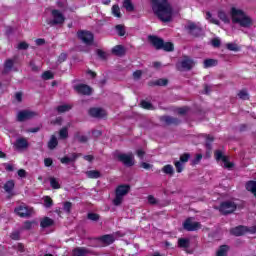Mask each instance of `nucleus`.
<instances>
[{
	"label": "nucleus",
	"mask_w": 256,
	"mask_h": 256,
	"mask_svg": "<svg viewBox=\"0 0 256 256\" xmlns=\"http://www.w3.org/2000/svg\"><path fill=\"white\" fill-rule=\"evenodd\" d=\"M231 19L232 23L240 25V27H244V29H249V27L253 25V19H251L245 11L235 7L231 8Z\"/></svg>",
	"instance_id": "nucleus-1"
},
{
	"label": "nucleus",
	"mask_w": 256,
	"mask_h": 256,
	"mask_svg": "<svg viewBox=\"0 0 256 256\" xmlns=\"http://www.w3.org/2000/svg\"><path fill=\"white\" fill-rule=\"evenodd\" d=\"M173 21V6L169 0H161V22L171 23Z\"/></svg>",
	"instance_id": "nucleus-2"
},
{
	"label": "nucleus",
	"mask_w": 256,
	"mask_h": 256,
	"mask_svg": "<svg viewBox=\"0 0 256 256\" xmlns=\"http://www.w3.org/2000/svg\"><path fill=\"white\" fill-rule=\"evenodd\" d=\"M129 191H131V186L129 184L119 185L115 191L116 196L113 200V204L116 206L121 205L125 196L129 194Z\"/></svg>",
	"instance_id": "nucleus-3"
},
{
	"label": "nucleus",
	"mask_w": 256,
	"mask_h": 256,
	"mask_svg": "<svg viewBox=\"0 0 256 256\" xmlns=\"http://www.w3.org/2000/svg\"><path fill=\"white\" fill-rule=\"evenodd\" d=\"M215 209L219 211L220 215H231L237 211V204L231 200L223 201Z\"/></svg>",
	"instance_id": "nucleus-4"
},
{
	"label": "nucleus",
	"mask_w": 256,
	"mask_h": 256,
	"mask_svg": "<svg viewBox=\"0 0 256 256\" xmlns=\"http://www.w3.org/2000/svg\"><path fill=\"white\" fill-rule=\"evenodd\" d=\"M193 65H195L193 59L189 56H183L182 61L177 64V69L179 71H191V69H193Z\"/></svg>",
	"instance_id": "nucleus-5"
},
{
	"label": "nucleus",
	"mask_w": 256,
	"mask_h": 256,
	"mask_svg": "<svg viewBox=\"0 0 256 256\" xmlns=\"http://www.w3.org/2000/svg\"><path fill=\"white\" fill-rule=\"evenodd\" d=\"M214 157L216 161H221L222 163H224L225 169H233V167H235V164L233 162H230L229 158L223 155V152L221 150H216L214 152Z\"/></svg>",
	"instance_id": "nucleus-6"
},
{
	"label": "nucleus",
	"mask_w": 256,
	"mask_h": 256,
	"mask_svg": "<svg viewBox=\"0 0 256 256\" xmlns=\"http://www.w3.org/2000/svg\"><path fill=\"white\" fill-rule=\"evenodd\" d=\"M14 212L18 217H22V218L31 217L33 215V208L28 207L25 204H22L20 206H17L14 209Z\"/></svg>",
	"instance_id": "nucleus-7"
},
{
	"label": "nucleus",
	"mask_w": 256,
	"mask_h": 256,
	"mask_svg": "<svg viewBox=\"0 0 256 256\" xmlns=\"http://www.w3.org/2000/svg\"><path fill=\"white\" fill-rule=\"evenodd\" d=\"M189 159H191V154L189 153H183L180 155L179 161L174 162V167L176 168V171L178 173H183V169H185V163L189 162Z\"/></svg>",
	"instance_id": "nucleus-8"
},
{
	"label": "nucleus",
	"mask_w": 256,
	"mask_h": 256,
	"mask_svg": "<svg viewBox=\"0 0 256 256\" xmlns=\"http://www.w3.org/2000/svg\"><path fill=\"white\" fill-rule=\"evenodd\" d=\"M78 38L81 42L85 43V45H93V33L89 31H79Z\"/></svg>",
	"instance_id": "nucleus-9"
},
{
	"label": "nucleus",
	"mask_w": 256,
	"mask_h": 256,
	"mask_svg": "<svg viewBox=\"0 0 256 256\" xmlns=\"http://www.w3.org/2000/svg\"><path fill=\"white\" fill-rule=\"evenodd\" d=\"M117 158L121 163L126 165V167H132V165H135V158L133 157V154H118Z\"/></svg>",
	"instance_id": "nucleus-10"
},
{
	"label": "nucleus",
	"mask_w": 256,
	"mask_h": 256,
	"mask_svg": "<svg viewBox=\"0 0 256 256\" xmlns=\"http://www.w3.org/2000/svg\"><path fill=\"white\" fill-rule=\"evenodd\" d=\"M201 227V223L199 222H193L191 218H187L183 222V229L185 231H198V229Z\"/></svg>",
	"instance_id": "nucleus-11"
},
{
	"label": "nucleus",
	"mask_w": 256,
	"mask_h": 256,
	"mask_svg": "<svg viewBox=\"0 0 256 256\" xmlns=\"http://www.w3.org/2000/svg\"><path fill=\"white\" fill-rule=\"evenodd\" d=\"M186 29L192 37H201V33H203V29L201 27L197 26V24L190 22L187 26Z\"/></svg>",
	"instance_id": "nucleus-12"
},
{
	"label": "nucleus",
	"mask_w": 256,
	"mask_h": 256,
	"mask_svg": "<svg viewBox=\"0 0 256 256\" xmlns=\"http://www.w3.org/2000/svg\"><path fill=\"white\" fill-rule=\"evenodd\" d=\"M33 117H37V112H33L30 110H23L18 112L17 119L18 121H27L29 119H33Z\"/></svg>",
	"instance_id": "nucleus-13"
},
{
	"label": "nucleus",
	"mask_w": 256,
	"mask_h": 256,
	"mask_svg": "<svg viewBox=\"0 0 256 256\" xmlns=\"http://www.w3.org/2000/svg\"><path fill=\"white\" fill-rule=\"evenodd\" d=\"M52 17V25H62V23H65V16L59 10H53Z\"/></svg>",
	"instance_id": "nucleus-14"
},
{
	"label": "nucleus",
	"mask_w": 256,
	"mask_h": 256,
	"mask_svg": "<svg viewBox=\"0 0 256 256\" xmlns=\"http://www.w3.org/2000/svg\"><path fill=\"white\" fill-rule=\"evenodd\" d=\"M247 232H249V228L243 225H239L230 229V235H234V237H242V235H245Z\"/></svg>",
	"instance_id": "nucleus-15"
},
{
	"label": "nucleus",
	"mask_w": 256,
	"mask_h": 256,
	"mask_svg": "<svg viewBox=\"0 0 256 256\" xmlns=\"http://www.w3.org/2000/svg\"><path fill=\"white\" fill-rule=\"evenodd\" d=\"M91 117H96L98 119H103L107 116V112L102 108H91L89 110Z\"/></svg>",
	"instance_id": "nucleus-16"
},
{
	"label": "nucleus",
	"mask_w": 256,
	"mask_h": 256,
	"mask_svg": "<svg viewBox=\"0 0 256 256\" xmlns=\"http://www.w3.org/2000/svg\"><path fill=\"white\" fill-rule=\"evenodd\" d=\"M74 89L76 92H78L80 95H89L91 93V87L85 84H78L74 86Z\"/></svg>",
	"instance_id": "nucleus-17"
},
{
	"label": "nucleus",
	"mask_w": 256,
	"mask_h": 256,
	"mask_svg": "<svg viewBox=\"0 0 256 256\" xmlns=\"http://www.w3.org/2000/svg\"><path fill=\"white\" fill-rule=\"evenodd\" d=\"M150 3L155 15H157L158 19H161V0H150Z\"/></svg>",
	"instance_id": "nucleus-18"
},
{
	"label": "nucleus",
	"mask_w": 256,
	"mask_h": 256,
	"mask_svg": "<svg viewBox=\"0 0 256 256\" xmlns=\"http://www.w3.org/2000/svg\"><path fill=\"white\" fill-rule=\"evenodd\" d=\"M148 41L152 47H155L156 49H161V39L154 35L148 36Z\"/></svg>",
	"instance_id": "nucleus-19"
},
{
	"label": "nucleus",
	"mask_w": 256,
	"mask_h": 256,
	"mask_svg": "<svg viewBox=\"0 0 256 256\" xmlns=\"http://www.w3.org/2000/svg\"><path fill=\"white\" fill-rule=\"evenodd\" d=\"M161 49L167 53H171L175 51V45L172 42H165V40L161 39Z\"/></svg>",
	"instance_id": "nucleus-20"
},
{
	"label": "nucleus",
	"mask_w": 256,
	"mask_h": 256,
	"mask_svg": "<svg viewBox=\"0 0 256 256\" xmlns=\"http://www.w3.org/2000/svg\"><path fill=\"white\" fill-rule=\"evenodd\" d=\"M162 120L165 121L166 125H181V120L179 118L165 116Z\"/></svg>",
	"instance_id": "nucleus-21"
},
{
	"label": "nucleus",
	"mask_w": 256,
	"mask_h": 256,
	"mask_svg": "<svg viewBox=\"0 0 256 256\" xmlns=\"http://www.w3.org/2000/svg\"><path fill=\"white\" fill-rule=\"evenodd\" d=\"M16 149H27L29 147V142L25 138H18L15 143Z\"/></svg>",
	"instance_id": "nucleus-22"
},
{
	"label": "nucleus",
	"mask_w": 256,
	"mask_h": 256,
	"mask_svg": "<svg viewBox=\"0 0 256 256\" xmlns=\"http://www.w3.org/2000/svg\"><path fill=\"white\" fill-rule=\"evenodd\" d=\"M178 247L180 249H189V247H191V240H189V238H179Z\"/></svg>",
	"instance_id": "nucleus-23"
},
{
	"label": "nucleus",
	"mask_w": 256,
	"mask_h": 256,
	"mask_svg": "<svg viewBox=\"0 0 256 256\" xmlns=\"http://www.w3.org/2000/svg\"><path fill=\"white\" fill-rule=\"evenodd\" d=\"M89 253H90L89 250L87 248H83V247L75 248L72 251L73 256H87V255H89Z\"/></svg>",
	"instance_id": "nucleus-24"
},
{
	"label": "nucleus",
	"mask_w": 256,
	"mask_h": 256,
	"mask_svg": "<svg viewBox=\"0 0 256 256\" xmlns=\"http://www.w3.org/2000/svg\"><path fill=\"white\" fill-rule=\"evenodd\" d=\"M13 189H15V181L9 180L4 184V190L8 195L13 194Z\"/></svg>",
	"instance_id": "nucleus-25"
},
{
	"label": "nucleus",
	"mask_w": 256,
	"mask_h": 256,
	"mask_svg": "<svg viewBox=\"0 0 256 256\" xmlns=\"http://www.w3.org/2000/svg\"><path fill=\"white\" fill-rule=\"evenodd\" d=\"M229 253V245L224 244L219 246L218 250L216 251V256H227Z\"/></svg>",
	"instance_id": "nucleus-26"
},
{
	"label": "nucleus",
	"mask_w": 256,
	"mask_h": 256,
	"mask_svg": "<svg viewBox=\"0 0 256 256\" xmlns=\"http://www.w3.org/2000/svg\"><path fill=\"white\" fill-rule=\"evenodd\" d=\"M122 7L126 9L128 13L135 11V5H133V2L131 0H124L122 3Z\"/></svg>",
	"instance_id": "nucleus-27"
},
{
	"label": "nucleus",
	"mask_w": 256,
	"mask_h": 256,
	"mask_svg": "<svg viewBox=\"0 0 256 256\" xmlns=\"http://www.w3.org/2000/svg\"><path fill=\"white\" fill-rule=\"evenodd\" d=\"M112 53L114 55H117L118 57H123V55L125 54V47L117 45L112 49Z\"/></svg>",
	"instance_id": "nucleus-28"
},
{
	"label": "nucleus",
	"mask_w": 256,
	"mask_h": 256,
	"mask_svg": "<svg viewBox=\"0 0 256 256\" xmlns=\"http://www.w3.org/2000/svg\"><path fill=\"white\" fill-rule=\"evenodd\" d=\"M53 223H54L53 219L49 217H45L41 220L40 227H42L43 229H47V227H51Z\"/></svg>",
	"instance_id": "nucleus-29"
},
{
	"label": "nucleus",
	"mask_w": 256,
	"mask_h": 256,
	"mask_svg": "<svg viewBox=\"0 0 256 256\" xmlns=\"http://www.w3.org/2000/svg\"><path fill=\"white\" fill-rule=\"evenodd\" d=\"M100 241L104 243V245H111V243H114L115 236L114 235H105L100 238Z\"/></svg>",
	"instance_id": "nucleus-30"
},
{
	"label": "nucleus",
	"mask_w": 256,
	"mask_h": 256,
	"mask_svg": "<svg viewBox=\"0 0 256 256\" xmlns=\"http://www.w3.org/2000/svg\"><path fill=\"white\" fill-rule=\"evenodd\" d=\"M219 61L215 59H205L204 60V69H209V67H216L218 65Z\"/></svg>",
	"instance_id": "nucleus-31"
},
{
	"label": "nucleus",
	"mask_w": 256,
	"mask_h": 256,
	"mask_svg": "<svg viewBox=\"0 0 256 256\" xmlns=\"http://www.w3.org/2000/svg\"><path fill=\"white\" fill-rule=\"evenodd\" d=\"M86 175L89 179H99L101 177V172L97 170H90L86 172Z\"/></svg>",
	"instance_id": "nucleus-32"
},
{
	"label": "nucleus",
	"mask_w": 256,
	"mask_h": 256,
	"mask_svg": "<svg viewBox=\"0 0 256 256\" xmlns=\"http://www.w3.org/2000/svg\"><path fill=\"white\" fill-rule=\"evenodd\" d=\"M237 96L242 101H249V92H247V89H242L237 93Z\"/></svg>",
	"instance_id": "nucleus-33"
},
{
	"label": "nucleus",
	"mask_w": 256,
	"mask_h": 256,
	"mask_svg": "<svg viewBox=\"0 0 256 256\" xmlns=\"http://www.w3.org/2000/svg\"><path fill=\"white\" fill-rule=\"evenodd\" d=\"M218 18L220 21H223V23H230L227 13H225V11H223V10L218 11Z\"/></svg>",
	"instance_id": "nucleus-34"
},
{
	"label": "nucleus",
	"mask_w": 256,
	"mask_h": 256,
	"mask_svg": "<svg viewBox=\"0 0 256 256\" xmlns=\"http://www.w3.org/2000/svg\"><path fill=\"white\" fill-rule=\"evenodd\" d=\"M204 136L206 137L205 147H206V149H208V151H211V149H212L211 143H213V141H215V138L213 136L207 135V134H205Z\"/></svg>",
	"instance_id": "nucleus-35"
},
{
	"label": "nucleus",
	"mask_w": 256,
	"mask_h": 256,
	"mask_svg": "<svg viewBox=\"0 0 256 256\" xmlns=\"http://www.w3.org/2000/svg\"><path fill=\"white\" fill-rule=\"evenodd\" d=\"M76 159H77V154H72L71 157L65 156L64 158H61L60 161L64 165H68V163H71V162L75 161Z\"/></svg>",
	"instance_id": "nucleus-36"
},
{
	"label": "nucleus",
	"mask_w": 256,
	"mask_h": 256,
	"mask_svg": "<svg viewBox=\"0 0 256 256\" xmlns=\"http://www.w3.org/2000/svg\"><path fill=\"white\" fill-rule=\"evenodd\" d=\"M112 15L114 17H117L118 19H121L122 14H121V8H119V5L112 6Z\"/></svg>",
	"instance_id": "nucleus-37"
},
{
	"label": "nucleus",
	"mask_w": 256,
	"mask_h": 256,
	"mask_svg": "<svg viewBox=\"0 0 256 256\" xmlns=\"http://www.w3.org/2000/svg\"><path fill=\"white\" fill-rule=\"evenodd\" d=\"M163 173H165L166 175H175V170L173 169V166L168 164V165H165L162 169Z\"/></svg>",
	"instance_id": "nucleus-38"
},
{
	"label": "nucleus",
	"mask_w": 256,
	"mask_h": 256,
	"mask_svg": "<svg viewBox=\"0 0 256 256\" xmlns=\"http://www.w3.org/2000/svg\"><path fill=\"white\" fill-rule=\"evenodd\" d=\"M206 19L212 23V25H221V22L217 18H213L211 12H206Z\"/></svg>",
	"instance_id": "nucleus-39"
},
{
	"label": "nucleus",
	"mask_w": 256,
	"mask_h": 256,
	"mask_svg": "<svg viewBox=\"0 0 256 256\" xmlns=\"http://www.w3.org/2000/svg\"><path fill=\"white\" fill-rule=\"evenodd\" d=\"M57 137L52 136L48 142V149H55V147L58 145Z\"/></svg>",
	"instance_id": "nucleus-40"
},
{
	"label": "nucleus",
	"mask_w": 256,
	"mask_h": 256,
	"mask_svg": "<svg viewBox=\"0 0 256 256\" xmlns=\"http://www.w3.org/2000/svg\"><path fill=\"white\" fill-rule=\"evenodd\" d=\"M13 60L8 59L6 60L5 64H4V73H8V71H11V69H13Z\"/></svg>",
	"instance_id": "nucleus-41"
},
{
	"label": "nucleus",
	"mask_w": 256,
	"mask_h": 256,
	"mask_svg": "<svg viewBox=\"0 0 256 256\" xmlns=\"http://www.w3.org/2000/svg\"><path fill=\"white\" fill-rule=\"evenodd\" d=\"M71 105L64 104L57 107L58 113H67V111H70Z\"/></svg>",
	"instance_id": "nucleus-42"
},
{
	"label": "nucleus",
	"mask_w": 256,
	"mask_h": 256,
	"mask_svg": "<svg viewBox=\"0 0 256 256\" xmlns=\"http://www.w3.org/2000/svg\"><path fill=\"white\" fill-rule=\"evenodd\" d=\"M141 107H142V109H148V111H153V109H155L153 104H151L150 102H147V101H142Z\"/></svg>",
	"instance_id": "nucleus-43"
},
{
	"label": "nucleus",
	"mask_w": 256,
	"mask_h": 256,
	"mask_svg": "<svg viewBox=\"0 0 256 256\" xmlns=\"http://www.w3.org/2000/svg\"><path fill=\"white\" fill-rule=\"evenodd\" d=\"M189 106H184V107H180V108H177V113L178 115H187V113H189Z\"/></svg>",
	"instance_id": "nucleus-44"
},
{
	"label": "nucleus",
	"mask_w": 256,
	"mask_h": 256,
	"mask_svg": "<svg viewBox=\"0 0 256 256\" xmlns=\"http://www.w3.org/2000/svg\"><path fill=\"white\" fill-rule=\"evenodd\" d=\"M50 185L52 189H60L61 185H59V181L56 178H50Z\"/></svg>",
	"instance_id": "nucleus-45"
},
{
	"label": "nucleus",
	"mask_w": 256,
	"mask_h": 256,
	"mask_svg": "<svg viewBox=\"0 0 256 256\" xmlns=\"http://www.w3.org/2000/svg\"><path fill=\"white\" fill-rule=\"evenodd\" d=\"M52 206H53V200L51 199V197L49 196L44 197V207L49 209V207H52Z\"/></svg>",
	"instance_id": "nucleus-46"
},
{
	"label": "nucleus",
	"mask_w": 256,
	"mask_h": 256,
	"mask_svg": "<svg viewBox=\"0 0 256 256\" xmlns=\"http://www.w3.org/2000/svg\"><path fill=\"white\" fill-rule=\"evenodd\" d=\"M42 79H44V81H49V79H53V72L51 71H46L42 74Z\"/></svg>",
	"instance_id": "nucleus-47"
},
{
	"label": "nucleus",
	"mask_w": 256,
	"mask_h": 256,
	"mask_svg": "<svg viewBox=\"0 0 256 256\" xmlns=\"http://www.w3.org/2000/svg\"><path fill=\"white\" fill-rule=\"evenodd\" d=\"M60 139H67L69 137V132L67 131V128H62L59 132Z\"/></svg>",
	"instance_id": "nucleus-48"
},
{
	"label": "nucleus",
	"mask_w": 256,
	"mask_h": 256,
	"mask_svg": "<svg viewBox=\"0 0 256 256\" xmlns=\"http://www.w3.org/2000/svg\"><path fill=\"white\" fill-rule=\"evenodd\" d=\"M75 137H76L77 141H79L80 143H87V141H88V138L85 135L76 134Z\"/></svg>",
	"instance_id": "nucleus-49"
},
{
	"label": "nucleus",
	"mask_w": 256,
	"mask_h": 256,
	"mask_svg": "<svg viewBox=\"0 0 256 256\" xmlns=\"http://www.w3.org/2000/svg\"><path fill=\"white\" fill-rule=\"evenodd\" d=\"M201 159H203V154H196L195 158L192 161L193 165H199Z\"/></svg>",
	"instance_id": "nucleus-50"
},
{
	"label": "nucleus",
	"mask_w": 256,
	"mask_h": 256,
	"mask_svg": "<svg viewBox=\"0 0 256 256\" xmlns=\"http://www.w3.org/2000/svg\"><path fill=\"white\" fill-rule=\"evenodd\" d=\"M228 51H239V47L236 44L228 43L226 45Z\"/></svg>",
	"instance_id": "nucleus-51"
},
{
	"label": "nucleus",
	"mask_w": 256,
	"mask_h": 256,
	"mask_svg": "<svg viewBox=\"0 0 256 256\" xmlns=\"http://www.w3.org/2000/svg\"><path fill=\"white\" fill-rule=\"evenodd\" d=\"M116 31L120 37H123L125 35V28L121 25L116 26Z\"/></svg>",
	"instance_id": "nucleus-52"
},
{
	"label": "nucleus",
	"mask_w": 256,
	"mask_h": 256,
	"mask_svg": "<svg viewBox=\"0 0 256 256\" xmlns=\"http://www.w3.org/2000/svg\"><path fill=\"white\" fill-rule=\"evenodd\" d=\"M143 75V71L141 70H136L134 73H133V79H135L136 81L141 79V76Z\"/></svg>",
	"instance_id": "nucleus-53"
},
{
	"label": "nucleus",
	"mask_w": 256,
	"mask_h": 256,
	"mask_svg": "<svg viewBox=\"0 0 256 256\" xmlns=\"http://www.w3.org/2000/svg\"><path fill=\"white\" fill-rule=\"evenodd\" d=\"M73 205L71 204V202H66L64 203V211H66V213H71V207Z\"/></svg>",
	"instance_id": "nucleus-54"
},
{
	"label": "nucleus",
	"mask_w": 256,
	"mask_h": 256,
	"mask_svg": "<svg viewBox=\"0 0 256 256\" xmlns=\"http://www.w3.org/2000/svg\"><path fill=\"white\" fill-rule=\"evenodd\" d=\"M212 45L214 47H221V40H219V38H213L212 39Z\"/></svg>",
	"instance_id": "nucleus-55"
},
{
	"label": "nucleus",
	"mask_w": 256,
	"mask_h": 256,
	"mask_svg": "<svg viewBox=\"0 0 256 256\" xmlns=\"http://www.w3.org/2000/svg\"><path fill=\"white\" fill-rule=\"evenodd\" d=\"M88 219H90V221H97L99 219V215L95 213H90L88 214Z\"/></svg>",
	"instance_id": "nucleus-56"
},
{
	"label": "nucleus",
	"mask_w": 256,
	"mask_h": 256,
	"mask_svg": "<svg viewBox=\"0 0 256 256\" xmlns=\"http://www.w3.org/2000/svg\"><path fill=\"white\" fill-rule=\"evenodd\" d=\"M18 176H20L21 179H25V177H27V171H25V169L18 170Z\"/></svg>",
	"instance_id": "nucleus-57"
},
{
	"label": "nucleus",
	"mask_w": 256,
	"mask_h": 256,
	"mask_svg": "<svg viewBox=\"0 0 256 256\" xmlns=\"http://www.w3.org/2000/svg\"><path fill=\"white\" fill-rule=\"evenodd\" d=\"M44 165H45V167H51V166L53 165V159H51V158H46V159L44 160Z\"/></svg>",
	"instance_id": "nucleus-58"
},
{
	"label": "nucleus",
	"mask_w": 256,
	"mask_h": 256,
	"mask_svg": "<svg viewBox=\"0 0 256 256\" xmlns=\"http://www.w3.org/2000/svg\"><path fill=\"white\" fill-rule=\"evenodd\" d=\"M31 227H33V222H31V221L24 222L23 229L29 230V229H31Z\"/></svg>",
	"instance_id": "nucleus-59"
},
{
	"label": "nucleus",
	"mask_w": 256,
	"mask_h": 256,
	"mask_svg": "<svg viewBox=\"0 0 256 256\" xmlns=\"http://www.w3.org/2000/svg\"><path fill=\"white\" fill-rule=\"evenodd\" d=\"M29 47V44L27 42H20L17 46V49H27Z\"/></svg>",
	"instance_id": "nucleus-60"
},
{
	"label": "nucleus",
	"mask_w": 256,
	"mask_h": 256,
	"mask_svg": "<svg viewBox=\"0 0 256 256\" xmlns=\"http://www.w3.org/2000/svg\"><path fill=\"white\" fill-rule=\"evenodd\" d=\"M97 55L101 59H105L107 57V53L103 52V50H97Z\"/></svg>",
	"instance_id": "nucleus-61"
},
{
	"label": "nucleus",
	"mask_w": 256,
	"mask_h": 256,
	"mask_svg": "<svg viewBox=\"0 0 256 256\" xmlns=\"http://www.w3.org/2000/svg\"><path fill=\"white\" fill-rule=\"evenodd\" d=\"M148 203H150V205H155V203H157V199L150 195L148 196Z\"/></svg>",
	"instance_id": "nucleus-62"
},
{
	"label": "nucleus",
	"mask_w": 256,
	"mask_h": 256,
	"mask_svg": "<svg viewBox=\"0 0 256 256\" xmlns=\"http://www.w3.org/2000/svg\"><path fill=\"white\" fill-rule=\"evenodd\" d=\"M66 59H67V54L65 53L60 54V56L58 57V61L60 63H63V61H65Z\"/></svg>",
	"instance_id": "nucleus-63"
},
{
	"label": "nucleus",
	"mask_w": 256,
	"mask_h": 256,
	"mask_svg": "<svg viewBox=\"0 0 256 256\" xmlns=\"http://www.w3.org/2000/svg\"><path fill=\"white\" fill-rule=\"evenodd\" d=\"M11 239H14V241L19 240V232H13L11 234Z\"/></svg>",
	"instance_id": "nucleus-64"
}]
</instances>
